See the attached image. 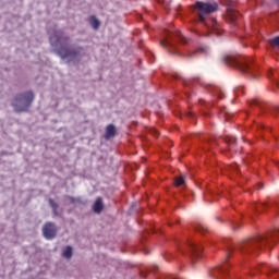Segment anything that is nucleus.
Wrapping results in <instances>:
<instances>
[{"label": "nucleus", "mask_w": 279, "mask_h": 279, "mask_svg": "<svg viewBox=\"0 0 279 279\" xmlns=\"http://www.w3.org/2000/svg\"><path fill=\"white\" fill-rule=\"evenodd\" d=\"M276 239H279V229L268 232L266 235H257L240 242L238 245L241 254H258L263 247H271L276 243Z\"/></svg>", "instance_id": "obj_1"}, {"label": "nucleus", "mask_w": 279, "mask_h": 279, "mask_svg": "<svg viewBox=\"0 0 279 279\" xmlns=\"http://www.w3.org/2000/svg\"><path fill=\"white\" fill-rule=\"evenodd\" d=\"M71 39L64 35V32L57 31L54 34L50 35V45L57 47V52L62 60L66 58L75 59L82 53V47L71 49L69 47Z\"/></svg>", "instance_id": "obj_2"}, {"label": "nucleus", "mask_w": 279, "mask_h": 279, "mask_svg": "<svg viewBox=\"0 0 279 279\" xmlns=\"http://www.w3.org/2000/svg\"><path fill=\"white\" fill-rule=\"evenodd\" d=\"M34 92H25L14 97L12 106L15 112H28L34 102Z\"/></svg>", "instance_id": "obj_3"}, {"label": "nucleus", "mask_w": 279, "mask_h": 279, "mask_svg": "<svg viewBox=\"0 0 279 279\" xmlns=\"http://www.w3.org/2000/svg\"><path fill=\"white\" fill-rule=\"evenodd\" d=\"M194 10L197 12L198 20L201 23H206V15L213 14V12H217L219 10V5L217 2H202L197 1L194 4Z\"/></svg>", "instance_id": "obj_4"}, {"label": "nucleus", "mask_w": 279, "mask_h": 279, "mask_svg": "<svg viewBox=\"0 0 279 279\" xmlns=\"http://www.w3.org/2000/svg\"><path fill=\"white\" fill-rule=\"evenodd\" d=\"M222 62L228 66L239 69L242 73H253L252 65H250V62L247 61H241L232 56H225Z\"/></svg>", "instance_id": "obj_5"}, {"label": "nucleus", "mask_w": 279, "mask_h": 279, "mask_svg": "<svg viewBox=\"0 0 279 279\" xmlns=\"http://www.w3.org/2000/svg\"><path fill=\"white\" fill-rule=\"evenodd\" d=\"M187 246L190 250V256L192 258V262L197 263V259L202 258V252L204 251V248L202 247V245L193 241L187 242Z\"/></svg>", "instance_id": "obj_6"}, {"label": "nucleus", "mask_w": 279, "mask_h": 279, "mask_svg": "<svg viewBox=\"0 0 279 279\" xmlns=\"http://www.w3.org/2000/svg\"><path fill=\"white\" fill-rule=\"evenodd\" d=\"M43 234H44L45 239H47L48 241H51V239H56V236L58 234V228H56V223L47 222L43 227Z\"/></svg>", "instance_id": "obj_7"}, {"label": "nucleus", "mask_w": 279, "mask_h": 279, "mask_svg": "<svg viewBox=\"0 0 279 279\" xmlns=\"http://www.w3.org/2000/svg\"><path fill=\"white\" fill-rule=\"evenodd\" d=\"M209 276L215 279H227L228 278V264H225L218 268L213 269L209 272Z\"/></svg>", "instance_id": "obj_8"}, {"label": "nucleus", "mask_w": 279, "mask_h": 279, "mask_svg": "<svg viewBox=\"0 0 279 279\" xmlns=\"http://www.w3.org/2000/svg\"><path fill=\"white\" fill-rule=\"evenodd\" d=\"M117 136V126L114 124H108L105 131L106 141H110V138H114Z\"/></svg>", "instance_id": "obj_9"}, {"label": "nucleus", "mask_w": 279, "mask_h": 279, "mask_svg": "<svg viewBox=\"0 0 279 279\" xmlns=\"http://www.w3.org/2000/svg\"><path fill=\"white\" fill-rule=\"evenodd\" d=\"M93 210L94 213H101L104 210V201L101 199V197H98L96 199V202L94 203V206H93Z\"/></svg>", "instance_id": "obj_10"}, {"label": "nucleus", "mask_w": 279, "mask_h": 279, "mask_svg": "<svg viewBox=\"0 0 279 279\" xmlns=\"http://www.w3.org/2000/svg\"><path fill=\"white\" fill-rule=\"evenodd\" d=\"M223 141L227 145H229L230 149H234V146L236 145V138L233 136H226L223 137Z\"/></svg>", "instance_id": "obj_11"}, {"label": "nucleus", "mask_w": 279, "mask_h": 279, "mask_svg": "<svg viewBox=\"0 0 279 279\" xmlns=\"http://www.w3.org/2000/svg\"><path fill=\"white\" fill-rule=\"evenodd\" d=\"M209 29V32H216L217 33V29H218V24H217V20L215 19H211L209 20L208 23H205Z\"/></svg>", "instance_id": "obj_12"}, {"label": "nucleus", "mask_w": 279, "mask_h": 279, "mask_svg": "<svg viewBox=\"0 0 279 279\" xmlns=\"http://www.w3.org/2000/svg\"><path fill=\"white\" fill-rule=\"evenodd\" d=\"M89 24L92 25L93 29H99L101 25L95 15L89 16Z\"/></svg>", "instance_id": "obj_13"}, {"label": "nucleus", "mask_w": 279, "mask_h": 279, "mask_svg": "<svg viewBox=\"0 0 279 279\" xmlns=\"http://www.w3.org/2000/svg\"><path fill=\"white\" fill-rule=\"evenodd\" d=\"M253 208L256 210V213H263V210L260 208H269V204L267 203H262V204H254Z\"/></svg>", "instance_id": "obj_14"}, {"label": "nucleus", "mask_w": 279, "mask_h": 279, "mask_svg": "<svg viewBox=\"0 0 279 279\" xmlns=\"http://www.w3.org/2000/svg\"><path fill=\"white\" fill-rule=\"evenodd\" d=\"M71 256H73V248L71 246H66L63 250V257L64 258H71Z\"/></svg>", "instance_id": "obj_15"}, {"label": "nucleus", "mask_w": 279, "mask_h": 279, "mask_svg": "<svg viewBox=\"0 0 279 279\" xmlns=\"http://www.w3.org/2000/svg\"><path fill=\"white\" fill-rule=\"evenodd\" d=\"M266 269H270V271H278L277 268H269V266H267V264H260L258 267H257V271H265Z\"/></svg>", "instance_id": "obj_16"}, {"label": "nucleus", "mask_w": 279, "mask_h": 279, "mask_svg": "<svg viewBox=\"0 0 279 279\" xmlns=\"http://www.w3.org/2000/svg\"><path fill=\"white\" fill-rule=\"evenodd\" d=\"M161 47H173V44H171V40H169V35H166V39L160 40Z\"/></svg>", "instance_id": "obj_17"}, {"label": "nucleus", "mask_w": 279, "mask_h": 279, "mask_svg": "<svg viewBox=\"0 0 279 279\" xmlns=\"http://www.w3.org/2000/svg\"><path fill=\"white\" fill-rule=\"evenodd\" d=\"M195 230L196 232H201V234H204V232H208V228L204 225H196Z\"/></svg>", "instance_id": "obj_18"}, {"label": "nucleus", "mask_w": 279, "mask_h": 279, "mask_svg": "<svg viewBox=\"0 0 279 279\" xmlns=\"http://www.w3.org/2000/svg\"><path fill=\"white\" fill-rule=\"evenodd\" d=\"M174 184H175L177 186H182V184H184V177H177V178L174 179Z\"/></svg>", "instance_id": "obj_19"}, {"label": "nucleus", "mask_w": 279, "mask_h": 279, "mask_svg": "<svg viewBox=\"0 0 279 279\" xmlns=\"http://www.w3.org/2000/svg\"><path fill=\"white\" fill-rule=\"evenodd\" d=\"M270 44H271V47H279V36L274 37V38L270 40Z\"/></svg>", "instance_id": "obj_20"}, {"label": "nucleus", "mask_w": 279, "mask_h": 279, "mask_svg": "<svg viewBox=\"0 0 279 279\" xmlns=\"http://www.w3.org/2000/svg\"><path fill=\"white\" fill-rule=\"evenodd\" d=\"M227 169L228 171H235V173H239V166L236 165L228 166Z\"/></svg>", "instance_id": "obj_21"}, {"label": "nucleus", "mask_w": 279, "mask_h": 279, "mask_svg": "<svg viewBox=\"0 0 279 279\" xmlns=\"http://www.w3.org/2000/svg\"><path fill=\"white\" fill-rule=\"evenodd\" d=\"M49 205L51 206V208H53V210H56V208H58V204L56 202H53L52 198L49 199Z\"/></svg>", "instance_id": "obj_22"}, {"label": "nucleus", "mask_w": 279, "mask_h": 279, "mask_svg": "<svg viewBox=\"0 0 279 279\" xmlns=\"http://www.w3.org/2000/svg\"><path fill=\"white\" fill-rule=\"evenodd\" d=\"M177 36L180 38V40H182V43H186V38H184V36L182 35V33L178 32Z\"/></svg>", "instance_id": "obj_23"}, {"label": "nucleus", "mask_w": 279, "mask_h": 279, "mask_svg": "<svg viewBox=\"0 0 279 279\" xmlns=\"http://www.w3.org/2000/svg\"><path fill=\"white\" fill-rule=\"evenodd\" d=\"M193 53L194 54H196V53H206V49L205 48H199V49L195 50Z\"/></svg>", "instance_id": "obj_24"}, {"label": "nucleus", "mask_w": 279, "mask_h": 279, "mask_svg": "<svg viewBox=\"0 0 279 279\" xmlns=\"http://www.w3.org/2000/svg\"><path fill=\"white\" fill-rule=\"evenodd\" d=\"M263 189H265V185L263 183H258L256 185V191H263Z\"/></svg>", "instance_id": "obj_25"}, {"label": "nucleus", "mask_w": 279, "mask_h": 279, "mask_svg": "<svg viewBox=\"0 0 279 279\" xmlns=\"http://www.w3.org/2000/svg\"><path fill=\"white\" fill-rule=\"evenodd\" d=\"M151 134H153L154 136H158V130L153 129V130H151Z\"/></svg>", "instance_id": "obj_26"}, {"label": "nucleus", "mask_w": 279, "mask_h": 279, "mask_svg": "<svg viewBox=\"0 0 279 279\" xmlns=\"http://www.w3.org/2000/svg\"><path fill=\"white\" fill-rule=\"evenodd\" d=\"M233 250H234V248H233L232 246H229V247H228V252H229V253L227 254V258L230 256V253H231Z\"/></svg>", "instance_id": "obj_27"}, {"label": "nucleus", "mask_w": 279, "mask_h": 279, "mask_svg": "<svg viewBox=\"0 0 279 279\" xmlns=\"http://www.w3.org/2000/svg\"><path fill=\"white\" fill-rule=\"evenodd\" d=\"M241 90H243V87L235 88V95H239V93H241Z\"/></svg>", "instance_id": "obj_28"}, {"label": "nucleus", "mask_w": 279, "mask_h": 279, "mask_svg": "<svg viewBox=\"0 0 279 279\" xmlns=\"http://www.w3.org/2000/svg\"><path fill=\"white\" fill-rule=\"evenodd\" d=\"M229 15L231 16V21H235V17H234V15H232L231 13H229Z\"/></svg>", "instance_id": "obj_29"}, {"label": "nucleus", "mask_w": 279, "mask_h": 279, "mask_svg": "<svg viewBox=\"0 0 279 279\" xmlns=\"http://www.w3.org/2000/svg\"><path fill=\"white\" fill-rule=\"evenodd\" d=\"M187 117H193V113L189 112V113H187Z\"/></svg>", "instance_id": "obj_30"}, {"label": "nucleus", "mask_w": 279, "mask_h": 279, "mask_svg": "<svg viewBox=\"0 0 279 279\" xmlns=\"http://www.w3.org/2000/svg\"><path fill=\"white\" fill-rule=\"evenodd\" d=\"M185 86H189V82H184Z\"/></svg>", "instance_id": "obj_31"}, {"label": "nucleus", "mask_w": 279, "mask_h": 279, "mask_svg": "<svg viewBox=\"0 0 279 279\" xmlns=\"http://www.w3.org/2000/svg\"><path fill=\"white\" fill-rule=\"evenodd\" d=\"M254 104H255V105H258V101H257V100H255V101H254Z\"/></svg>", "instance_id": "obj_32"}, {"label": "nucleus", "mask_w": 279, "mask_h": 279, "mask_svg": "<svg viewBox=\"0 0 279 279\" xmlns=\"http://www.w3.org/2000/svg\"><path fill=\"white\" fill-rule=\"evenodd\" d=\"M251 276H256V274H254V272H251Z\"/></svg>", "instance_id": "obj_33"}]
</instances>
